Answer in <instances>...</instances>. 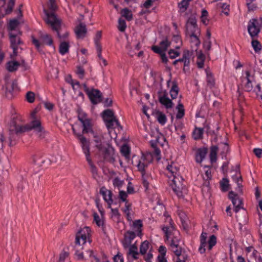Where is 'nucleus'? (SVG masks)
<instances>
[{"instance_id":"c756f323","label":"nucleus","mask_w":262,"mask_h":262,"mask_svg":"<svg viewBox=\"0 0 262 262\" xmlns=\"http://www.w3.org/2000/svg\"><path fill=\"white\" fill-rule=\"evenodd\" d=\"M179 215L181 219L182 225L185 229L188 228V220L187 215L185 212L183 211H180L179 212Z\"/></svg>"},{"instance_id":"338daca9","label":"nucleus","mask_w":262,"mask_h":262,"mask_svg":"<svg viewBox=\"0 0 262 262\" xmlns=\"http://www.w3.org/2000/svg\"><path fill=\"white\" fill-rule=\"evenodd\" d=\"M147 176L145 173L142 174V180H143V184L144 187L145 188V189L147 190L148 188L149 183L147 180Z\"/></svg>"},{"instance_id":"49530a36","label":"nucleus","mask_w":262,"mask_h":262,"mask_svg":"<svg viewBox=\"0 0 262 262\" xmlns=\"http://www.w3.org/2000/svg\"><path fill=\"white\" fill-rule=\"evenodd\" d=\"M251 45L255 52H259L261 50L262 46L256 39H253L251 41Z\"/></svg>"},{"instance_id":"603ef678","label":"nucleus","mask_w":262,"mask_h":262,"mask_svg":"<svg viewBox=\"0 0 262 262\" xmlns=\"http://www.w3.org/2000/svg\"><path fill=\"white\" fill-rule=\"evenodd\" d=\"M120 151L122 155L124 157L126 158L129 157L130 154V149L127 145L124 144L122 145L121 147Z\"/></svg>"},{"instance_id":"774afa93","label":"nucleus","mask_w":262,"mask_h":262,"mask_svg":"<svg viewBox=\"0 0 262 262\" xmlns=\"http://www.w3.org/2000/svg\"><path fill=\"white\" fill-rule=\"evenodd\" d=\"M119 196L120 199L122 202H125V203H126V202H127L126 201V198L127 196V194L125 191H122V190L120 191L119 194Z\"/></svg>"},{"instance_id":"393cba45","label":"nucleus","mask_w":262,"mask_h":262,"mask_svg":"<svg viewBox=\"0 0 262 262\" xmlns=\"http://www.w3.org/2000/svg\"><path fill=\"white\" fill-rule=\"evenodd\" d=\"M207 234L206 232H202L200 236V246L199 248V251L201 254L205 252V247L207 245Z\"/></svg>"},{"instance_id":"8fccbe9b","label":"nucleus","mask_w":262,"mask_h":262,"mask_svg":"<svg viewBox=\"0 0 262 262\" xmlns=\"http://www.w3.org/2000/svg\"><path fill=\"white\" fill-rule=\"evenodd\" d=\"M203 133V129L202 128H195L193 133V138L195 140L202 138Z\"/></svg>"},{"instance_id":"cd10ccee","label":"nucleus","mask_w":262,"mask_h":262,"mask_svg":"<svg viewBox=\"0 0 262 262\" xmlns=\"http://www.w3.org/2000/svg\"><path fill=\"white\" fill-rule=\"evenodd\" d=\"M167 170L170 173V175L168 176L169 178H174V176L179 174V169L173 163L167 166Z\"/></svg>"},{"instance_id":"f704fd0d","label":"nucleus","mask_w":262,"mask_h":262,"mask_svg":"<svg viewBox=\"0 0 262 262\" xmlns=\"http://www.w3.org/2000/svg\"><path fill=\"white\" fill-rule=\"evenodd\" d=\"M179 92V89L177 83L174 81L172 82V86L170 90V94L172 99H176Z\"/></svg>"},{"instance_id":"9d476101","label":"nucleus","mask_w":262,"mask_h":262,"mask_svg":"<svg viewBox=\"0 0 262 262\" xmlns=\"http://www.w3.org/2000/svg\"><path fill=\"white\" fill-rule=\"evenodd\" d=\"M78 119L82 124V134H86L90 132L93 133L92 131L90 120L88 119L86 114L82 110L78 111Z\"/></svg>"},{"instance_id":"c03bdc74","label":"nucleus","mask_w":262,"mask_h":262,"mask_svg":"<svg viewBox=\"0 0 262 262\" xmlns=\"http://www.w3.org/2000/svg\"><path fill=\"white\" fill-rule=\"evenodd\" d=\"M149 243L147 241H145L142 243L140 247V253L142 255H145L149 249Z\"/></svg>"},{"instance_id":"c9c22d12","label":"nucleus","mask_w":262,"mask_h":262,"mask_svg":"<svg viewBox=\"0 0 262 262\" xmlns=\"http://www.w3.org/2000/svg\"><path fill=\"white\" fill-rule=\"evenodd\" d=\"M33 163L38 166H41L45 163V160L40 154H36L32 157Z\"/></svg>"},{"instance_id":"f3484780","label":"nucleus","mask_w":262,"mask_h":262,"mask_svg":"<svg viewBox=\"0 0 262 262\" xmlns=\"http://www.w3.org/2000/svg\"><path fill=\"white\" fill-rule=\"evenodd\" d=\"M74 31L78 39H83L86 36L87 33L85 25L80 23L79 25L75 27Z\"/></svg>"},{"instance_id":"ea45409f","label":"nucleus","mask_w":262,"mask_h":262,"mask_svg":"<svg viewBox=\"0 0 262 262\" xmlns=\"http://www.w3.org/2000/svg\"><path fill=\"white\" fill-rule=\"evenodd\" d=\"M69 44L68 42L67 41H61V43L59 46V52L61 55H64L69 51Z\"/></svg>"},{"instance_id":"de8ad7c7","label":"nucleus","mask_w":262,"mask_h":262,"mask_svg":"<svg viewBox=\"0 0 262 262\" xmlns=\"http://www.w3.org/2000/svg\"><path fill=\"white\" fill-rule=\"evenodd\" d=\"M121 15L127 20H130L133 18L132 12L128 9L125 8L121 11Z\"/></svg>"},{"instance_id":"72a5a7b5","label":"nucleus","mask_w":262,"mask_h":262,"mask_svg":"<svg viewBox=\"0 0 262 262\" xmlns=\"http://www.w3.org/2000/svg\"><path fill=\"white\" fill-rule=\"evenodd\" d=\"M232 177L233 181H234L237 183L239 190H241V189L242 187V185L240 182H242V178L239 171L238 170H236L235 171V174L233 175Z\"/></svg>"},{"instance_id":"69168bd1","label":"nucleus","mask_w":262,"mask_h":262,"mask_svg":"<svg viewBox=\"0 0 262 262\" xmlns=\"http://www.w3.org/2000/svg\"><path fill=\"white\" fill-rule=\"evenodd\" d=\"M76 74L78 75V76L79 78L83 79L84 75V69L80 67H77L76 70Z\"/></svg>"},{"instance_id":"f8f14e48","label":"nucleus","mask_w":262,"mask_h":262,"mask_svg":"<svg viewBox=\"0 0 262 262\" xmlns=\"http://www.w3.org/2000/svg\"><path fill=\"white\" fill-rule=\"evenodd\" d=\"M21 34L20 31H17L15 32H10L9 34L11 47L13 50V53L15 55L16 54L17 47L21 43L19 37Z\"/></svg>"},{"instance_id":"473e14b6","label":"nucleus","mask_w":262,"mask_h":262,"mask_svg":"<svg viewBox=\"0 0 262 262\" xmlns=\"http://www.w3.org/2000/svg\"><path fill=\"white\" fill-rule=\"evenodd\" d=\"M206 81L207 85L210 88H212L214 86L215 80L212 74V73L207 70H206Z\"/></svg>"},{"instance_id":"aec40b11","label":"nucleus","mask_w":262,"mask_h":262,"mask_svg":"<svg viewBox=\"0 0 262 262\" xmlns=\"http://www.w3.org/2000/svg\"><path fill=\"white\" fill-rule=\"evenodd\" d=\"M192 56V52L187 50H185L183 51L182 57L178 59L179 62H182L184 63V70H185L186 67H189L190 64V59Z\"/></svg>"},{"instance_id":"0eeeda50","label":"nucleus","mask_w":262,"mask_h":262,"mask_svg":"<svg viewBox=\"0 0 262 262\" xmlns=\"http://www.w3.org/2000/svg\"><path fill=\"white\" fill-rule=\"evenodd\" d=\"M183 179L180 174L174 176L170 184L173 191L179 196H183V194L186 193L187 190L185 185L183 184Z\"/></svg>"},{"instance_id":"ddd939ff","label":"nucleus","mask_w":262,"mask_h":262,"mask_svg":"<svg viewBox=\"0 0 262 262\" xmlns=\"http://www.w3.org/2000/svg\"><path fill=\"white\" fill-rule=\"evenodd\" d=\"M83 152H84L86 160L90 167L91 172L95 174L97 173V169L96 167L93 164L90 157V147H89L88 144L85 142V141L83 139Z\"/></svg>"},{"instance_id":"bf43d9fd","label":"nucleus","mask_w":262,"mask_h":262,"mask_svg":"<svg viewBox=\"0 0 262 262\" xmlns=\"http://www.w3.org/2000/svg\"><path fill=\"white\" fill-rule=\"evenodd\" d=\"M26 99L29 103H33L35 100V94L33 92L29 91L26 95Z\"/></svg>"},{"instance_id":"58836bf2","label":"nucleus","mask_w":262,"mask_h":262,"mask_svg":"<svg viewBox=\"0 0 262 262\" xmlns=\"http://www.w3.org/2000/svg\"><path fill=\"white\" fill-rule=\"evenodd\" d=\"M40 38L42 43L49 46L53 44V39L51 36L48 34H41Z\"/></svg>"},{"instance_id":"a18cd8bd","label":"nucleus","mask_w":262,"mask_h":262,"mask_svg":"<svg viewBox=\"0 0 262 262\" xmlns=\"http://www.w3.org/2000/svg\"><path fill=\"white\" fill-rule=\"evenodd\" d=\"M192 0H182L179 4V8L180 9V11L181 12H185L189 4V2L192 1Z\"/></svg>"},{"instance_id":"b1692460","label":"nucleus","mask_w":262,"mask_h":262,"mask_svg":"<svg viewBox=\"0 0 262 262\" xmlns=\"http://www.w3.org/2000/svg\"><path fill=\"white\" fill-rule=\"evenodd\" d=\"M21 64V63H19L16 61H9L7 63V69L8 71L10 72H13L16 71L18 68V67ZM21 64L25 66V63L24 60H22Z\"/></svg>"},{"instance_id":"6ab92c4d","label":"nucleus","mask_w":262,"mask_h":262,"mask_svg":"<svg viewBox=\"0 0 262 262\" xmlns=\"http://www.w3.org/2000/svg\"><path fill=\"white\" fill-rule=\"evenodd\" d=\"M136 234L133 231H128L124 234V238L122 242V244L123 247L125 249L128 248L131 243L132 241L135 238Z\"/></svg>"},{"instance_id":"3c124183","label":"nucleus","mask_w":262,"mask_h":262,"mask_svg":"<svg viewBox=\"0 0 262 262\" xmlns=\"http://www.w3.org/2000/svg\"><path fill=\"white\" fill-rule=\"evenodd\" d=\"M48 6L50 12H54L58 9L55 0H49Z\"/></svg>"},{"instance_id":"39448f33","label":"nucleus","mask_w":262,"mask_h":262,"mask_svg":"<svg viewBox=\"0 0 262 262\" xmlns=\"http://www.w3.org/2000/svg\"><path fill=\"white\" fill-rule=\"evenodd\" d=\"M43 12L46 15L44 20L46 24L50 26L52 30L56 31L58 36L61 38L59 30L61 28V20L60 18L58 17L55 12H50L45 8H43Z\"/></svg>"},{"instance_id":"2f4dec72","label":"nucleus","mask_w":262,"mask_h":262,"mask_svg":"<svg viewBox=\"0 0 262 262\" xmlns=\"http://www.w3.org/2000/svg\"><path fill=\"white\" fill-rule=\"evenodd\" d=\"M94 220L96 222L97 225L101 227L103 231L105 233V227L104 225V220L102 217H100L99 215L96 213H94Z\"/></svg>"},{"instance_id":"6e6552de","label":"nucleus","mask_w":262,"mask_h":262,"mask_svg":"<svg viewBox=\"0 0 262 262\" xmlns=\"http://www.w3.org/2000/svg\"><path fill=\"white\" fill-rule=\"evenodd\" d=\"M153 159V156L151 152H147L142 154V156L139 159L137 166L139 171L141 172L142 174L145 173L146 169L147 168L149 163Z\"/></svg>"},{"instance_id":"680f3d73","label":"nucleus","mask_w":262,"mask_h":262,"mask_svg":"<svg viewBox=\"0 0 262 262\" xmlns=\"http://www.w3.org/2000/svg\"><path fill=\"white\" fill-rule=\"evenodd\" d=\"M152 146L154 147V150L153 153L151 154H152L153 157L155 156L156 157L157 161H159L161 159L160 150L153 145H152Z\"/></svg>"},{"instance_id":"4be33fe9","label":"nucleus","mask_w":262,"mask_h":262,"mask_svg":"<svg viewBox=\"0 0 262 262\" xmlns=\"http://www.w3.org/2000/svg\"><path fill=\"white\" fill-rule=\"evenodd\" d=\"M100 193L103 195L104 200L107 203L108 207H110L113 203L112 192L105 188L102 187L100 189Z\"/></svg>"},{"instance_id":"4468645a","label":"nucleus","mask_w":262,"mask_h":262,"mask_svg":"<svg viewBox=\"0 0 262 262\" xmlns=\"http://www.w3.org/2000/svg\"><path fill=\"white\" fill-rule=\"evenodd\" d=\"M229 198L232 201L234 207V211L237 213L240 209H243L242 200L233 191L229 193Z\"/></svg>"},{"instance_id":"0e129e2a","label":"nucleus","mask_w":262,"mask_h":262,"mask_svg":"<svg viewBox=\"0 0 262 262\" xmlns=\"http://www.w3.org/2000/svg\"><path fill=\"white\" fill-rule=\"evenodd\" d=\"M168 55L170 58L174 59L180 55V53L173 49H171L168 52Z\"/></svg>"},{"instance_id":"e2e57ef3","label":"nucleus","mask_w":262,"mask_h":262,"mask_svg":"<svg viewBox=\"0 0 262 262\" xmlns=\"http://www.w3.org/2000/svg\"><path fill=\"white\" fill-rule=\"evenodd\" d=\"M172 40L173 41L176 42V43H178V45H177L175 47V48L176 49H179L180 48L182 44V40H181L180 36H179V35H175V36H174L173 37V40Z\"/></svg>"},{"instance_id":"20e7f679","label":"nucleus","mask_w":262,"mask_h":262,"mask_svg":"<svg viewBox=\"0 0 262 262\" xmlns=\"http://www.w3.org/2000/svg\"><path fill=\"white\" fill-rule=\"evenodd\" d=\"M94 142L95 147L104 155L106 159L111 162L115 161L114 149L104 142V137L101 134H94Z\"/></svg>"},{"instance_id":"5701e85b","label":"nucleus","mask_w":262,"mask_h":262,"mask_svg":"<svg viewBox=\"0 0 262 262\" xmlns=\"http://www.w3.org/2000/svg\"><path fill=\"white\" fill-rule=\"evenodd\" d=\"M205 177H203V179L205 180V185H204L203 188H202V191L203 194H204V191H206V195L209 196L210 194L209 193V188L208 187L209 182L208 181L209 180L211 179V171L210 170H207L205 171Z\"/></svg>"},{"instance_id":"f03ea898","label":"nucleus","mask_w":262,"mask_h":262,"mask_svg":"<svg viewBox=\"0 0 262 262\" xmlns=\"http://www.w3.org/2000/svg\"><path fill=\"white\" fill-rule=\"evenodd\" d=\"M166 220L169 225L163 226L162 230L165 234L166 240L169 243L171 250L176 256L179 257L182 254L183 249L180 245V238L177 236L178 232L172 225L171 219L167 217Z\"/></svg>"},{"instance_id":"6e6d98bb","label":"nucleus","mask_w":262,"mask_h":262,"mask_svg":"<svg viewBox=\"0 0 262 262\" xmlns=\"http://www.w3.org/2000/svg\"><path fill=\"white\" fill-rule=\"evenodd\" d=\"M216 243V237L215 235H211L208 241V248L209 250H211L212 247L215 245Z\"/></svg>"},{"instance_id":"7ed1b4c3","label":"nucleus","mask_w":262,"mask_h":262,"mask_svg":"<svg viewBox=\"0 0 262 262\" xmlns=\"http://www.w3.org/2000/svg\"><path fill=\"white\" fill-rule=\"evenodd\" d=\"M87 242L89 244L92 242L91 230L90 227L84 226L79 229L75 234L74 250L78 260L84 259L82 249Z\"/></svg>"},{"instance_id":"7c9ffc66","label":"nucleus","mask_w":262,"mask_h":262,"mask_svg":"<svg viewBox=\"0 0 262 262\" xmlns=\"http://www.w3.org/2000/svg\"><path fill=\"white\" fill-rule=\"evenodd\" d=\"M128 248V251L127 254L132 255L134 259H137L138 258L137 256L139 255V253L138 251V247L136 244L130 245Z\"/></svg>"},{"instance_id":"a19ab883","label":"nucleus","mask_w":262,"mask_h":262,"mask_svg":"<svg viewBox=\"0 0 262 262\" xmlns=\"http://www.w3.org/2000/svg\"><path fill=\"white\" fill-rule=\"evenodd\" d=\"M72 130H73V134L76 136V137L79 140V142H80V143L81 144V147H82V149H83V144H82L83 139L85 141V142L88 144L89 147H90V143L89 141L88 140L83 136L82 134L76 133V131H75V128H74V127L73 126H72Z\"/></svg>"},{"instance_id":"79ce46f5","label":"nucleus","mask_w":262,"mask_h":262,"mask_svg":"<svg viewBox=\"0 0 262 262\" xmlns=\"http://www.w3.org/2000/svg\"><path fill=\"white\" fill-rule=\"evenodd\" d=\"M177 109L178 110V113L176 115V118L177 119L182 118L185 114V110L183 105L180 102V100L179 101V104L177 106Z\"/></svg>"},{"instance_id":"09e8293b","label":"nucleus","mask_w":262,"mask_h":262,"mask_svg":"<svg viewBox=\"0 0 262 262\" xmlns=\"http://www.w3.org/2000/svg\"><path fill=\"white\" fill-rule=\"evenodd\" d=\"M220 186L221 189L223 191H227L229 189V180L226 178H223L220 182Z\"/></svg>"},{"instance_id":"2eb2a0df","label":"nucleus","mask_w":262,"mask_h":262,"mask_svg":"<svg viewBox=\"0 0 262 262\" xmlns=\"http://www.w3.org/2000/svg\"><path fill=\"white\" fill-rule=\"evenodd\" d=\"M159 100L166 108H171L173 107V104L171 100L167 97L165 92L159 93Z\"/></svg>"},{"instance_id":"864d4df0","label":"nucleus","mask_w":262,"mask_h":262,"mask_svg":"<svg viewBox=\"0 0 262 262\" xmlns=\"http://www.w3.org/2000/svg\"><path fill=\"white\" fill-rule=\"evenodd\" d=\"M69 256L68 251L62 250L59 255V259L57 262H64L65 260Z\"/></svg>"},{"instance_id":"f257e3e1","label":"nucleus","mask_w":262,"mask_h":262,"mask_svg":"<svg viewBox=\"0 0 262 262\" xmlns=\"http://www.w3.org/2000/svg\"><path fill=\"white\" fill-rule=\"evenodd\" d=\"M36 110L31 112V121L30 123L25 125H23V118L19 114H15L12 116L9 126L10 145H12V142L15 140L14 138L15 135L21 134L30 130H34L39 137H45L46 132L41 125L40 119L36 116Z\"/></svg>"},{"instance_id":"052dcab7","label":"nucleus","mask_w":262,"mask_h":262,"mask_svg":"<svg viewBox=\"0 0 262 262\" xmlns=\"http://www.w3.org/2000/svg\"><path fill=\"white\" fill-rule=\"evenodd\" d=\"M102 37V32L101 31H98L96 34L95 37V43L96 45V47H98V46H101L100 43V40Z\"/></svg>"},{"instance_id":"412c9836","label":"nucleus","mask_w":262,"mask_h":262,"mask_svg":"<svg viewBox=\"0 0 262 262\" xmlns=\"http://www.w3.org/2000/svg\"><path fill=\"white\" fill-rule=\"evenodd\" d=\"M246 77L245 78L246 83L244 84V88L247 92H251L253 90V86L252 85L253 77L250 75V72L246 71L245 72Z\"/></svg>"},{"instance_id":"423d86ee","label":"nucleus","mask_w":262,"mask_h":262,"mask_svg":"<svg viewBox=\"0 0 262 262\" xmlns=\"http://www.w3.org/2000/svg\"><path fill=\"white\" fill-rule=\"evenodd\" d=\"M102 114L103 120L108 130L117 127L121 128L112 110H106L103 111Z\"/></svg>"},{"instance_id":"5fc2aeb1","label":"nucleus","mask_w":262,"mask_h":262,"mask_svg":"<svg viewBox=\"0 0 262 262\" xmlns=\"http://www.w3.org/2000/svg\"><path fill=\"white\" fill-rule=\"evenodd\" d=\"M217 150V147L216 146H213L211 148L210 158L212 162H214L216 161Z\"/></svg>"},{"instance_id":"a878e982","label":"nucleus","mask_w":262,"mask_h":262,"mask_svg":"<svg viewBox=\"0 0 262 262\" xmlns=\"http://www.w3.org/2000/svg\"><path fill=\"white\" fill-rule=\"evenodd\" d=\"M154 114L159 124L164 125L166 123L167 118L164 114L160 111H156Z\"/></svg>"},{"instance_id":"c85d7f7f","label":"nucleus","mask_w":262,"mask_h":262,"mask_svg":"<svg viewBox=\"0 0 262 262\" xmlns=\"http://www.w3.org/2000/svg\"><path fill=\"white\" fill-rule=\"evenodd\" d=\"M19 24V22L17 19H13L10 20L8 26V30L9 34L10 32H15L17 31H19L17 28Z\"/></svg>"},{"instance_id":"dca6fc26","label":"nucleus","mask_w":262,"mask_h":262,"mask_svg":"<svg viewBox=\"0 0 262 262\" xmlns=\"http://www.w3.org/2000/svg\"><path fill=\"white\" fill-rule=\"evenodd\" d=\"M187 32H196L198 29L196 19L194 15H191L188 19L186 25Z\"/></svg>"},{"instance_id":"a211bd4d","label":"nucleus","mask_w":262,"mask_h":262,"mask_svg":"<svg viewBox=\"0 0 262 262\" xmlns=\"http://www.w3.org/2000/svg\"><path fill=\"white\" fill-rule=\"evenodd\" d=\"M170 45V42L167 39H165L160 42L159 46H154L151 47V49L155 53L165 52Z\"/></svg>"},{"instance_id":"13d9d810","label":"nucleus","mask_w":262,"mask_h":262,"mask_svg":"<svg viewBox=\"0 0 262 262\" xmlns=\"http://www.w3.org/2000/svg\"><path fill=\"white\" fill-rule=\"evenodd\" d=\"M126 28V23L124 20L121 18L118 20V28L121 32H124Z\"/></svg>"},{"instance_id":"4c0bfd02","label":"nucleus","mask_w":262,"mask_h":262,"mask_svg":"<svg viewBox=\"0 0 262 262\" xmlns=\"http://www.w3.org/2000/svg\"><path fill=\"white\" fill-rule=\"evenodd\" d=\"M205 59V56L203 54L202 51H200L199 52H197L196 63L198 68H202L203 67Z\"/></svg>"},{"instance_id":"bb28decb","label":"nucleus","mask_w":262,"mask_h":262,"mask_svg":"<svg viewBox=\"0 0 262 262\" xmlns=\"http://www.w3.org/2000/svg\"><path fill=\"white\" fill-rule=\"evenodd\" d=\"M207 154L206 148H200L197 150L195 155V160L196 162L201 163L205 158Z\"/></svg>"},{"instance_id":"e433bc0d","label":"nucleus","mask_w":262,"mask_h":262,"mask_svg":"<svg viewBox=\"0 0 262 262\" xmlns=\"http://www.w3.org/2000/svg\"><path fill=\"white\" fill-rule=\"evenodd\" d=\"M195 32H188L187 33L190 37V41L192 44L196 47H198L201 42L197 35L195 34Z\"/></svg>"},{"instance_id":"37998d69","label":"nucleus","mask_w":262,"mask_h":262,"mask_svg":"<svg viewBox=\"0 0 262 262\" xmlns=\"http://www.w3.org/2000/svg\"><path fill=\"white\" fill-rule=\"evenodd\" d=\"M142 227V221L140 220H136L133 222L134 229L137 231V235L140 236L141 235V227Z\"/></svg>"},{"instance_id":"1a4fd4ad","label":"nucleus","mask_w":262,"mask_h":262,"mask_svg":"<svg viewBox=\"0 0 262 262\" xmlns=\"http://www.w3.org/2000/svg\"><path fill=\"white\" fill-rule=\"evenodd\" d=\"M83 86L84 91L88 95L92 103L96 104L102 101V95L100 91L94 89L90 90L85 83L83 84Z\"/></svg>"},{"instance_id":"4d7b16f0","label":"nucleus","mask_w":262,"mask_h":262,"mask_svg":"<svg viewBox=\"0 0 262 262\" xmlns=\"http://www.w3.org/2000/svg\"><path fill=\"white\" fill-rule=\"evenodd\" d=\"M15 0H9L7 4V8L5 10V14H10L13 9V6L15 4Z\"/></svg>"},{"instance_id":"9b49d317","label":"nucleus","mask_w":262,"mask_h":262,"mask_svg":"<svg viewBox=\"0 0 262 262\" xmlns=\"http://www.w3.org/2000/svg\"><path fill=\"white\" fill-rule=\"evenodd\" d=\"M248 31L251 38H254L258 36L260 31V25L257 19L252 18L249 20Z\"/></svg>"}]
</instances>
